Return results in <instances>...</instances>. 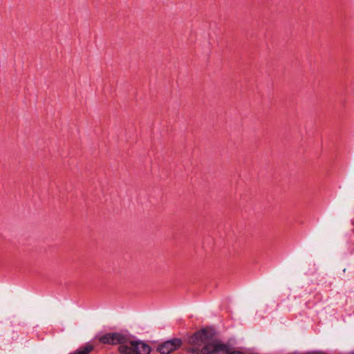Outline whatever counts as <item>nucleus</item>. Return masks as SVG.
<instances>
[{"label":"nucleus","instance_id":"20e7f679","mask_svg":"<svg viewBox=\"0 0 354 354\" xmlns=\"http://www.w3.org/2000/svg\"><path fill=\"white\" fill-rule=\"evenodd\" d=\"M182 342L180 339H173L162 343L158 346V351L162 354H169L180 346Z\"/></svg>","mask_w":354,"mask_h":354},{"label":"nucleus","instance_id":"7ed1b4c3","mask_svg":"<svg viewBox=\"0 0 354 354\" xmlns=\"http://www.w3.org/2000/svg\"><path fill=\"white\" fill-rule=\"evenodd\" d=\"M126 334L122 333H108L100 335L97 337L99 342L104 344L121 346L122 343L125 340Z\"/></svg>","mask_w":354,"mask_h":354},{"label":"nucleus","instance_id":"f03ea898","mask_svg":"<svg viewBox=\"0 0 354 354\" xmlns=\"http://www.w3.org/2000/svg\"><path fill=\"white\" fill-rule=\"evenodd\" d=\"M120 354H149L150 346L140 340H133L127 335L125 340L118 347Z\"/></svg>","mask_w":354,"mask_h":354},{"label":"nucleus","instance_id":"f257e3e1","mask_svg":"<svg viewBox=\"0 0 354 354\" xmlns=\"http://www.w3.org/2000/svg\"><path fill=\"white\" fill-rule=\"evenodd\" d=\"M192 346L189 351L193 354H244L241 351L231 352L230 348L216 339L209 329L196 332L189 339Z\"/></svg>","mask_w":354,"mask_h":354}]
</instances>
